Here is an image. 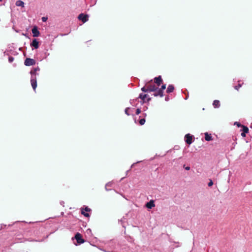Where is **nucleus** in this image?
<instances>
[{"mask_svg": "<svg viewBox=\"0 0 252 252\" xmlns=\"http://www.w3.org/2000/svg\"><path fill=\"white\" fill-rule=\"evenodd\" d=\"M60 204H61L62 205H63V204H64V202L62 201H61V202H60Z\"/></svg>", "mask_w": 252, "mask_h": 252, "instance_id": "nucleus-41", "label": "nucleus"}, {"mask_svg": "<svg viewBox=\"0 0 252 252\" xmlns=\"http://www.w3.org/2000/svg\"><path fill=\"white\" fill-rule=\"evenodd\" d=\"M140 162V161H138V162H137L136 163H133V164L131 165V166H130V168H132V167L135 165V164H136L137 163H138V162Z\"/></svg>", "mask_w": 252, "mask_h": 252, "instance_id": "nucleus-37", "label": "nucleus"}, {"mask_svg": "<svg viewBox=\"0 0 252 252\" xmlns=\"http://www.w3.org/2000/svg\"><path fill=\"white\" fill-rule=\"evenodd\" d=\"M205 139L207 141H210L212 140V137L211 134H209L207 132L205 133Z\"/></svg>", "mask_w": 252, "mask_h": 252, "instance_id": "nucleus-16", "label": "nucleus"}, {"mask_svg": "<svg viewBox=\"0 0 252 252\" xmlns=\"http://www.w3.org/2000/svg\"><path fill=\"white\" fill-rule=\"evenodd\" d=\"M121 222L122 223V224L123 226V227H125V225L123 224V220H121Z\"/></svg>", "mask_w": 252, "mask_h": 252, "instance_id": "nucleus-40", "label": "nucleus"}, {"mask_svg": "<svg viewBox=\"0 0 252 252\" xmlns=\"http://www.w3.org/2000/svg\"><path fill=\"white\" fill-rule=\"evenodd\" d=\"M188 97H189V95H188L187 96H186V98H185V99H188Z\"/></svg>", "mask_w": 252, "mask_h": 252, "instance_id": "nucleus-42", "label": "nucleus"}, {"mask_svg": "<svg viewBox=\"0 0 252 252\" xmlns=\"http://www.w3.org/2000/svg\"><path fill=\"white\" fill-rule=\"evenodd\" d=\"M130 109V108L129 107H127L125 109V114L126 115H127V116H129L130 115V113L128 112V110Z\"/></svg>", "mask_w": 252, "mask_h": 252, "instance_id": "nucleus-22", "label": "nucleus"}, {"mask_svg": "<svg viewBox=\"0 0 252 252\" xmlns=\"http://www.w3.org/2000/svg\"><path fill=\"white\" fill-rule=\"evenodd\" d=\"M213 185V182L212 180H210V182L208 183V186L211 187Z\"/></svg>", "mask_w": 252, "mask_h": 252, "instance_id": "nucleus-31", "label": "nucleus"}, {"mask_svg": "<svg viewBox=\"0 0 252 252\" xmlns=\"http://www.w3.org/2000/svg\"><path fill=\"white\" fill-rule=\"evenodd\" d=\"M155 204L153 200H150L146 204V207L148 209H152L153 207H155Z\"/></svg>", "mask_w": 252, "mask_h": 252, "instance_id": "nucleus-10", "label": "nucleus"}, {"mask_svg": "<svg viewBox=\"0 0 252 252\" xmlns=\"http://www.w3.org/2000/svg\"><path fill=\"white\" fill-rule=\"evenodd\" d=\"M137 101V100H136V99H130L129 102L131 105H134L135 101Z\"/></svg>", "mask_w": 252, "mask_h": 252, "instance_id": "nucleus-26", "label": "nucleus"}, {"mask_svg": "<svg viewBox=\"0 0 252 252\" xmlns=\"http://www.w3.org/2000/svg\"><path fill=\"white\" fill-rule=\"evenodd\" d=\"M166 88V85L163 84L161 86V88L159 89V90H161V92H163L164 90H165Z\"/></svg>", "mask_w": 252, "mask_h": 252, "instance_id": "nucleus-27", "label": "nucleus"}, {"mask_svg": "<svg viewBox=\"0 0 252 252\" xmlns=\"http://www.w3.org/2000/svg\"><path fill=\"white\" fill-rule=\"evenodd\" d=\"M82 214H83L86 217H89L90 215L88 213H85L83 211H82Z\"/></svg>", "mask_w": 252, "mask_h": 252, "instance_id": "nucleus-25", "label": "nucleus"}, {"mask_svg": "<svg viewBox=\"0 0 252 252\" xmlns=\"http://www.w3.org/2000/svg\"><path fill=\"white\" fill-rule=\"evenodd\" d=\"M242 129L241 130L242 132L244 133H248L249 132V128L247 126L243 125L242 126Z\"/></svg>", "mask_w": 252, "mask_h": 252, "instance_id": "nucleus-18", "label": "nucleus"}, {"mask_svg": "<svg viewBox=\"0 0 252 252\" xmlns=\"http://www.w3.org/2000/svg\"><path fill=\"white\" fill-rule=\"evenodd\" d=\"M19 223H20V221H15L13 224H9L8 225H7L6 224H0V229H7L9 226H11L12 225L18 224H19Z\"/></svg>", "mask_w": 252, "mask_h": 252, "instance_id": "nucleus-9", "label": "nucleus"}, {"mask_svg": "<svg viewBox=\"0 0 252 252\" xmlns=\"http://www.w3.org/2000/svg\"><path fill=\"white\" fill-rule=\"evenodd\" d=\"M35 63V61L34 59L31 58H26L24 62V64L26 66L33 65H34Z\"/></svg>", "mask_w": 252, "mask_h": 252, "instance_id": "nucleus-2", "label": "nucleus"}, {"mask_svg": "<svg viewBox=\"0 0 252 252\" xmlns=\"http://www.w3.org/2000/svg\"><path fill=\"white\" fill-rule=\"evenodd\" d=\"M86 233L87 234H88L89 236H91L93 235L92 230L90 228H88L87 229Z\"/></svg>", "mask_w": 252, "mask_h": 252, "instance_id": "nucleus-20", "label": "nucleus"}, {"mask_svg": "<svg viewBox=\"0 0 252 252\" xmlns=\"http://www.w3.org/2000/svg\"><path fill=\"white\" fill-rule=\"evenodd\" d=\"M147 84V87L149 92H155L158 89V87H156L155 85H148V83Z\"/></svg>", "mask_w": 252, "mask_h": 252, "instance_id": "nucleus-6", "label": "nucleus"}, {"mask_svg": "<svg viewBox=\"0 0 252 252\" xmlns=\"http://www.w3.org/2000/svg\"><path fill=\"white\" fill-rule=\"evenodd\" d=\"M47 20V17H42V21L44 22H46Z\"/></svg>", "mask_w": 252, "mask_h": 252, "instance_id": "nucleus-33", "label": "nucleus"}, {"mask_svg": "<svg viewBox=\"0 0 252 252\" xmlns=\"http://www.w3.org/2000/svg\"><path fill=\"white\" fill-rule=\"evenodd\" d=\"M241 87V85L240 84H239L238 85L235 86L234 87L235 89L238 90V89Z\"/></svg>", "mask_w": 252, "mask_h": 252, "instance_id": "nucleus-30", "label": "nucleus"}, {"mask_svg": "<svg viewBox=\"0 0 252 252\" xmlns=\"http://www.w3.org/2000/svg\"><path fill=\"white\" fill-rule=\"evenodd\" d=\"M193 136L189 133L187 134L185 136V140L186 142L190 145L193 142Z\"/></svg>", "mask_w": 252, "mask_h": 252, "instance_id": "nucleus-3", "label": "nucleus"}, {"mask_svg": "<svg viewBox=\"0 0 252 252\" xmlns=\"http://www.w3.org/2000/svg\"><path fill=\"white\" fill-rule=\"evenodd\" d=\"M74 238L76 240L77 243L79 244H83L85 242L82 237L81 234L78 232L75 234Z\"/></svg>", "mask_w": 252, "mask_h": 252, "instance_id": "nucleus-4", "label": "nucleus"}, {"mask_svg": "<svg viewBox=\"0 0 252 252\" xmlns=\"http://www.w3.org/2000/svg\"><path fill=\"white\" fill-rule=\"evenodd\" d=\"M32 33L33 37H38L39 35L40 32L36 26H34L32 30Z\"/></svg>", "mask_w": 252, "mask_h": 252, "instance_id": "nucleus-7", "label": "nucleus"}, {"mask_svg": "<svg viewBox=\"0 0 252 252\" xmlns=\"http://www.w3.org/2000/svg\"><path fill=\"white\" fill-rule=\"evenodd\" d=\"M148 95L147 94H143V93H141L139 94V96L136 98V100H138L139 98H140L143 102H145V100L146 98V96H148Z\"/></svg>", "mask_w": 252, "mask_h": 252, "instance_id": "nucleus-11", "label": "nucleus"}, {"mask_svg": "<svg viewBox=\"0 0 252 252\" xmlns=\"http://www.w3.org/2000/svg\"><path fill=\"white\" fill-rule=\"evenodd\" d=\"M141 91L143 92H145V93L149 92V91L148 90L147 87V84H146L144 87H143L141 88Z\"/></svg>", "mask_w": 252, "mask_h": 252, "instance_id": "nucleus-19", "label": "nucleus"}, {"mask_svg": "<svg viewBox=\"0 0 252 252\" xmlns=\"http://www.w3.org/2000/svg\"><path fill=\"white\" fill-rule=\"evenodd\" d=\"M84 210L86 212H90L91 210L88 207H86Z\"/></svg>", "mask_w": 252, "mask_h": 252, "instance_id": "nucleus-32", "label": "nucleus"}, {"mask_svg": "<svg viewBox=\"0 0 252 252\" xmlns=\"http://www.w3.org/2000/svg\"><path fill=\"white\" fill-rule=\"evenodd\" d=\"M213 105L214 108H219L220 107V102L219 100H215L213 102Z\"/></svg>", "mask_w": 252, "mask_h": 252, "instance_id": "nucleus-15", "label": "nucleus"}, {"mask_svg": "<svg viewBox=\"0 0 252 252\" xmlns=\"http://www.w3.org/2000/svg\"><path fill=\"white\" fill-rule=\"evenodd\" d=\"M184 167L185 168V170H189L190 169L189 166L185 167V166L184 165Z\"/></svg>", "mask_w": 252, "mask_h": 252, "instance_id": "nucleus-35", "label": "nucleus"}, {"mask_svg": "<svg viewBox=\"0 0 252 252\" xmlns=\"http://www.w3.org/2000/svg\"><path fill=\"white\" fill-rule=\"evenodd\" d=\"M31 46L35 49H38L39 48V42L36 39L34 38L31 42Z\"/></svg>", "mask_w": 252, "mask_h": 252, "instance_id": "nucleus-8", "label": "nucleus"}, {"mask_svg": "<svg viewBox=\"0 0 252 252\" xmlns=\"http://www.w3.org/2000/svg\"><path fill=\"white\" fill-rule=\"evenodd\" d=\"M154 79L155 83H156L158 86H159L160 85L162 81L161 76L156 77L154 78Z\"/></svg>", "mask_w": 252, "mask_h": 252, "instance_id": "nucleus-12", "label": "nucleus"}, {"mask_svg": "<svg viewBox=\"0 0 252 252\" xmlns=\"http://www.w3.org/2000/svg\"><path fill=\"white\" fill-rule=\"evenodd\" d=\"M15 4L17 6H21V7L24 6V2L21 0H18L16 1Z\"/></svg>", "mask_w": 252, "mask_h": 252, "instance_id": "nucleus-17", "label": "nucleus"}, {"mask_svg": "<svg viewBox=\"0 0 252 252\" xmlns=\"http://www.w3.org/2000/svg\"><path fill=\"white\" fill-rule=\"evenodd\" d=\"M147 109H148V108H147V107H146V108H145L144 109V111H145V110H146Z\"/></svg>", "mask_w": 252, "mask_h": 252, "instance_id": "nucleus-43", "label": "nucleus"}, {"mask_svg": "<svg viewBox=\"0 0 252 252\" xmlns=\"http://www.w3.org/2000/svg\"><path fill=\"white\" fill-rule=\"evenodd\" d=\"M3 0H0V6L2 5L4 3H2Z\"/></svg>", "mask_w": 252, "mask_h": 252, "instance_id": "nucleus-39", "label": "nucleus"}, {"mask_svg": "<svg viewBox=\"0 0 252 252\" xmlns=\"http://www.w3.org/2000/svg\"><path fill=\"white\" fill-rule=\"evenodd\" d=\"M174 90V86L173 85H169L167 87L166 92H167V93H170L173 92Z\"/></svg>", "mask_w": 252, "mask_h": 252, "instance_id": "nucleus-13", "label": "nucleus"}, {"mask_svg": "<svg viewBox=\"0 0 252 252\" xmlns=\"http://www.w3.org/2000/svg\"><path fill=\"white\" fill-rule=\"evenodd\" d=\"M169 100V96H168V95H167V96H165V100L166 101H168Z\"/></svg>", "mask_w": 252, "mask_h": 252, "instance_id": "nucleus-36", "label": "nucleus"}, {"mask_svg": "<svg viewBox=\"0 0 252 252\" xmlns=\"http://www.w3.org/2000/svg\"><path fill=\"white\" fill-rule=\"evenodd\" d=\"M112 183H111V182H109L107 184H106V185H105V189L107 190H109V189H107V187H111L112 186Z\"/></svg>", "mask_w": 252, "mask_h": 252, "instance_id": "nucleus-23", "label": "nucleus"}, {"mask_svg": "<svg viewBox=\"0 0 252 252\" xmlns=\"http://www.w3.org/2000/svg\"><path fill=\"white\" fill-rule=\"evenodd\" d=\"M14 59L13 57L12 56H9L8 57V62L10 63H11L12 62H13V61H14Z\"/></svg>", "mask_w": 252, "mask_h": 252, "instance_id": "nucleus-24", "label": "nucleus"}, {"mask_svg": "<svg viewBox=\"0 0 252 252\" xmlns=\"http://www.w3.org/2000/svg\"><path fill=\"white\" fill-rule=\"evenodd\" d=\"M148 96V97L147 98V101L149 102L151 100V98L150 97L149 95Z\"/></svg>", "mask_w": 252, "mask_h": 252, "instance_id": "nucleus-38", "label": "nucleus"}, {"mask_svg": "<svg viewBox=\"0 0 252 252\" xmlns=\"http://www.w3.org/2000/svg\"><path fill=\"white\" fill-rule=\"evenodd\" d=\"M39 70L40 68L38 66H37L36 67L33 68L30 71V74L31 75V83L34 91L37 87L36 76L39 75L37 72L39 71Z\"/></svg>", "mask_w": 252, "mask_h": 252, "instance_id": "nucleus-1", "label": "nucleus"}, {"mask_svg": "<svg viewBox=\"0 0 252 252\" xmlns=\"http://www.w3.org/2000/svg\"><path fill=\"white\" fill-rule=\"evenodd\" d=\"M141 109L140 108H137L136 111V114L139 115L141 113Z\"/></svg>", "mask_w": 252, "mask_h": 252, "instance_id": "nucleus-29", "label": "nucleus"}, {"mask_svg": "<svg viewBox=\"0 0 252 252\" xmlns=\"http://www.w3.org/2000/svg\"><path fill=\"white\" fill-rule=\"evenodd\" d=\"M157 90L158 92L154 93L153 95L155 96H158L159 95L160 97H162L163 96V92H161V90H159L158 88Z\"/></svg>", "mask_w": 252, "mask_h": 252, "instance_id": "nucleus-14", "label": "nucleus"}, {"mask_svg": "<svg viewBox=\"0 0 252 252\" xmlns=\"http://www.w3.org/2000/svg\"><path fill=\"white\" fill-rule=\"evenodd\" d=\"M246 133H244L243 132H242L241 134V135L243 137H246Z\"/></svg>", "mask_w": 252, "mask_h": 252, "instance_id": "nucleus-34", "label": "nucleus"}, {"mask_svg": "<svg viewBox=\"0 0 252 252\" xmlns=\"http://www.w3.org/2000/svg\"><path fill=\"white\" fill-rule=\"evenodd\" d=\"M234 125H236L238 127H242L243 126L240 123L236 122L234 123Z\"/></svg>", "mask_w": 252, "mask_h": 252, "instance_id": "nucleus-28", "label": "nucleus"}, {"mask_svg": "<svg viewBox=\"0 0 252 252\" xmlns=\"http://www.w3.org/2000/svg\"><path fill=\"white\" fill-rule=\"evenodd\" d=\"M129 171V170H127L126 173H127Z\"/></svg>", "mask_w": 252, "mask_h": 252, "instance_id": "nucleus-45", "label": "nucleus"}, {"mask_svg": "<svg viewBox=\"0 0 252 252\" xmlns=\"http://www.w3.org/2000/svg\"><path fill=\"white\" fill-rule=\"evenodd\" d=\"M144 115L145 116H146V113H144Z\"/></svg>", "mask_w": 252, "mask_h": 252, "instance_id": "nucleus-44", "label": "nucleus"}, {"mask_svg": "<svg viewBox=\"0 0 252 252\" xmlns=\"http://www.w3.org/2000/svg\"><path fill=\"white\" fill-rule=\"evenodd\" d=\"M78 18L79 20H81L83 23H84L88 21L89 16L87 14L81 13L79 15Z\"/></svg>", "mask_w": 252, "mask_h": 252, "instance_id": "nucleus-5", "label": "nucleus"}, {"mask_svg": "<svg viewBox=\"0 0 252 252\" xmlns=\"http://www.w3.org/2000/svg\"><path fill=\"white\" fill-rule=\"evenodd\" d=\"M145 123V119L142 118L139 120V124L140 125H143Z\"/></svg>", "mask_w": 252, "mask_h": 252, "instance_id": "nucleus-21", "label": "nucleus"}]
</instances>
